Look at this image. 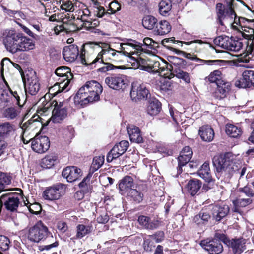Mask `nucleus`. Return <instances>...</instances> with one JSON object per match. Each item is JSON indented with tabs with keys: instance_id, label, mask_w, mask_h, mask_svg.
Instances as JSON below:
<instances>
[{
	"instance_id": "nucleus-1",
	"label": "nucleus",
	"mask_w": 254,
	"mask_h": 254,
	"mask_svg": "<svg viewBox=\"0 0 254 254\" xmlns=\"http://www.w3.org/2000/svg\"><path fill=\"white\" fill-rule=\"evenodd\" d=\"M235 156L231 153L215 156L213 158V165L218 179L228 180L231 178L237 169L234 165Z\"/></svg>"
},
{
	"instance_id": "nucleus-2",
	"label": "nucleus",
	"mask_w": 254,
	"mask_h": 254,
	"mask_svg": "<svg viewBox=\"0 0 254 254\" xmlns=\"http://www.w3.org/2000/svg\"><path fill=\"white\" fill-rule=\"evenodd\" d=\"M53 107L50 121L55 123L62 122L67 116V104L61 100H54L51 102H43L42 105H40L37 110L38 114L40 115H47L50 112V108Z\"/></svg>"
},
{
	"instance_id": "nucleus-3",
	"label": "nucleus",
	"mask_w": 254,
	"mask_h": 254,
	"mask_svg": "<svg viewBox=\"0 0 254 254\" xmlns=\"http://www.w3.org/2000/svg\"><path fill=\"white\" fill-rule=\"evenodd\" d=\"M102 90V86L99 83L94 80L87 81L78 90L74 97L75 101L81 105L98 101Z\"/></svg>"
},
{
	"instance_id": "nucleus-4",
	"label": "nucleus",
	"mask_w": 254,
	"mask_h": 254,
	"mask_svg": "<svg viewBox=\"0 0 254 254\" xmlns=\"http://www.w3.org/2000/svg\"><path fill=\"white\" fill-rule=\"evenodd\" d=\"M101 42H88L82 45L81 49V54L80 58L81 59V62L82 64L84 65L91 64L99 61L100 59H101V62H103V59L105 61H109L110 62H116L119 60V56L117 55V53H118L119 51H116L115 50L109 47L107 49H102L101 51L100 52L97 57L92 62L88 60L87 62L85 60V46H89L91 48H94L96 46L99 50L100 49L99 44Z\"/></svg>"
},
{
	"instance_id": "nucleus-5",
	"label": "nucleus",
	"mask_w": 254,
	"mask_h": 254,
	"mask_svg": "<svg viewBox=\"0 0 254 254\" xmlns=\"http://www.w3.org/2000/svg\"><path fill=\"white\" fill-rule=\"evenodd\" d=\"M22 33H1L0 39L7 51L15 54L18 52V45Z\"/></svg>"
},
{
	"instance_id": "nucleus-6",
	"label": "nucleus",
	"mask_w": 254,
	"mask_h": 254,
	"mask_svg": "<svg viewBox=\"0 0 254 254\" xmlns=\"http://www.w3.org/2000/svg\"><path fill=\"white\" fill-rule=\"evenodd\" d=\"M22 79L25 92L31 95L37 94L40 89V84L36 73L32 71L26 72V75L23 76Z\"/></svg>"
},
{
	"instance_id": "nucleus-7",
	"label": "nucleus",
	"mask_w": 254,
	"mask_h": 254,
	"mask_svg": "<svg viewBox=\"0 0 254 254\" xmlns=\"http://www.w3.org/2000/svg\"><path fill=\"white\" fill-rule=\"evenodd\" d=\"M124 42L120 44V50L118 53H123L125 55L131 57L132 55L143 51V48L142 44L136 40L131 39H126L122 40Z\"/></svg>"
},
{
	"instance_id": "nucleus-8",
	"label": "nucleus",
	"mask_w": 254,
	"mask_h": 254,
	"mask_svg": "<svg viewBox=\"0 0 254 254\" xmlns=\"http://www.w3.org/2000/svg\"><path fill=\"white\" fill-rule=\"evenodd\" d=\"M48 233L47 227L41 221H39L34 226L29 228L27 237L31 242L38 243L44 239Z\"/></svg>"
},
{
	"instance_id": "nucleus-9",
	"label": "nucleus",
	"mask_w": 254,
	"mask_h": 254,
	"mask_svg": "<svg viewBox=\"0 0 254 254\" xmlns=\"http://www.w3.org/2000/svg\"><path fill=\"white\" fill-rule=\"evenodd\" d=\"M39 114L37 116H33L30 119L25 122L21 126V128L23 131V134L32 133V135H38V133L41 130L43 124L39 120L40 119Z\"/></svg>"
},
{
	"instance_id": "nucleus-10",
	"label": "nucleus",
	"mask_w": 254,
	"mask_h": 254,
	"mask_svg": "<svg viewBox=\"0 0 254 254\" xmlns=\"http://www.w3.org/2000/svg\"><path fill=\"white\" fill-rule=\"evenodd\" d=\"M65 189L64 185L62 184L47 187L43 191V197L49 201L58 200L64 194Z\"/></svg>"
},
{
	"instance_id": "nucleus-11",
	"label": "nucleus",
	"mask_w": 254,
	"mask_h": 254,
	"mask_svg": "<svg viewBox=\"0 0 254 254\" xmlns=\"http://www.w3.org/2000/svg\"><path fill=\"white\" fill-rule=\"evenodd\" d=\"M214 43L223 48L234 51H239L242 47L241 42L233 41L231 38L226 35L218 36L214 39Z\"/></svg>"
},
{
	"instance_id": "nucleus-12",
	"label": "nucleus",
	"mask_w": 254,
	"mask_h": 254,
	"mask_svg": "<svg viewBox=\"0 0 254 254\" xmlns=\"http://www.w3.org/2000/svg\"><path fill=\"white\" fill-rule=\"evenodd\" d=\"M149 94L148 90L143 84L137 82H133L130 91V97L135 102L146 99Z\"/></svg>"
},
{
	"instance_id": "nucleus-13",
	"label": "nucleus",
	"mask_w": 254,
	"mask_h": 254,
	"mask_svg": "<svg viewBox=\"0 0 254 254\" xmlns=\"http://www.w3.org/2000/svg\"><path fill=\"white\" fill-rule=\"evenodd\" d=\"M50 145L49 139L46 136L35 135L32 140V149L38 153H43L47 151L50 147Z\"/></svg>"
},
{
	"instance_id": "nucleus-14",
	"label": "nucleus",
	"mask_w": 254,
	"mask_h": 254,
	"mask_svg": "<svg viewBox=\"0 0 254 254\" xmlns=\"http://www.w3.org/2000/svg\"><path fill=\"white\" fill-rule=\"evenodd\" d=\"M216 8L217 11L218 19L221 25H223L222 20L229 18L231 21L234 18V23H236V14L232 8L231 4H230L226 8L222 3H218L216 4Z\"/></svg>"
},
{
	"instance_id": "nucleus-15",
	"label": "nucleus",
	"mask_w": 254,
	"mask_h": 254,
	"mask_svg": "<svg viewBox=\"0 0 254 254\" xmlns=\"http://www.w3.org/2000/svg\"><path fill=\"white\" fill-rule=\"evenodd\" d=\"M126 78L122 74H112L105 78V82L114 90H120L125 87Z\"/></svg>"
},
{
	"instance_id": "nucleus-16",
	"label": "nucleus",
	"mask_w": 254,
	"mask_h": 254,
	"mask_svg": "<svg viewBox=\"0 0 254 254\" xmlns=\"http://www.w3.org/2000/svg\"><path fill=\"white\" fill-rule=\"evenodd\" d=\"M16 127L9 122H0V137L1 139L14 138L15 136Z\"/></svg>"
},
{
	"instance_id": "nucleus-17",
	"label": "nucleus",
	"mask_w": 254,
	"mask_h": 254,
	"mask_svg": "<svg viewBox=\"0 0 254 254\" xmlns=\"http://www.w3.org/2000/svg\"><path fill=\"white\" fill-rule=\"evenodd\" d=\"M243 78L235 82V85L239 88L254 87V71L247 70L242 74Z\"/></svg>"
},
{
	"instance_id": "nucleus-18",
	"label": "nucleus",
	"mask_w": 254,
	"mask_h": 254,
	"mask_svg": "<svg viewBox=\"0 0 254 254\" xmlns=\"http://www.w3.org/2000/svg\"><path fill=\"white\" fill-rule=\"evenodd\" d=\"M82 175V171L76 166L67 167L62 172V176L70 183L80 179Z\"/></svg>"
},
{
	"instance_id": "nucleus-19",
	"label": "nucleus",
	"mask_w": 254,
	"mask_h": 254,
	"mask_svg": "<svg viewBox=\"0 0 254 254\" xmlns=\"http://www.w3.org/2000/svg\"><path fill=\"white\" fill-rule=\"evenodd\" d=\"M168 68V63L158 57H153L150 61V72L161 74Z\"/></svg>"
},
{
	"instance_id": "nucleus-20",
	"label": "nucleus",
	"mask_w": 254,
	"mask_h": 254,
	"mask_svg": "<svg viewBox=\"0 0 254 254\" xmlns=\"http://www.w3.org/2000/svg\"><path fill=\"white\" fill-rule=\"evenodd\" d=\"M202 247L211 254H219L223 250L221 243L217 240L202 241L200 243Z\"/></svg>"
},
{
	"instance_id": "nucleus-21",
	"label": "nucleus",
	"mask_w": 254,
	"mask_h": 254,
	"mask_svg": "<svg viewBox=\"0 0 254 254\" xmlns=\"http://www.w3.org/2000/svg\"><path fill=\"white\" fill-rule=\"evenodd\" d=\"M210 209L212 211L213 219L217 222L225 217L229 211V206L225 204L211 205Z\"/></svg>"
},
{
	"instance_id": "nucleus-22",
	"label": "nucleus",
	"mask_w": 254,
	"mask_h": 254,
	"mask_svg": "<svg viewBox=\"0 0 254 254\" xmlns=\"http://www.w3.org/2000/svg\"><path fill=\"white\" fill-rule=\"evenodd\" d=\"M176 43L178 44H181V47H183V44H184L185 45H190L192 43H199L200 44H202L203 43V42L201 40H192L190 41H179V40H175V38L174 37L168 38H165L163 39L161 41V44L163 45L164 46L166 47L168 49L171 50L176 53H180L182 52V51H180L179 50H178L177 49L174 48L173 47H170L169 45H168L169 43Z\"/></svg>"
},
{
	"instance_id": "nucleus-23",
	"label": "nucleus",
	"mask_w": 254,
	"mask_h": 254,
	"mask_svg": "<svg viewBox=\"0 0 254 254\" xmlns=\"http://www.w3.org/2000/svg\"><path fill=\"white\" fill-rule=\"evenodd\" d=\"M242 36L246 39L248 40L247 46L246 49V55L244 56V59L241 58L242 62H248L249 61V57L247 58L249 55L254 54V33L248 34L247 33H241Z\"/></svg>"
},
{
	"instance_id": "nucleus-24",
	"label": "nucleus",
	"mask_w": 254,
	"mask_h": 254,
	"mask_svg": "<svg viewBox=\"0 0 254 254\" xmlns=\"http://www.w3.org/2000/svg\"><path fill=\"white\" fill-rule=\"evenodd\" d=\"M79 54L78 47L75 45H71L65 47L63 50V55L64 59L67 62L74 61Z\"/></svg>"
},
{
	"instance_id": "nucleus-25",
	"label": "nucleus",
	"mask_w": 254,
	"mask_h": 254,
	"mask_svg": "<svg viewBox=\"0 0 254 254\" xmlns=\"http://www.w3.org/2000/svg\"><path fill=\"white\" fill-rule=\"evenodd\" d=\"M217 88L214 93L216 99L221 100L225 98L230 90L231 84L224 79L217 85Z\"/></svg>"
},
{
	"instance_id": "nucleus-26",
	"label": "nucleus",
	"mask_w": 254,
	"mask_h": 254,
	"mask_svg": "<svg viewBox=\"0 0 254 254\" xmlns=\"http://www.w3.org/2000/svg\"><path fill=\"white\" fill-rule=\"evenodd\" d=\"M134 186L133 180L130 176H126L119 183L120 193L122 195L127 193Z\"/></svg>"
},
{
	"instance_id": "nucleus-27",
	"label": "nucleus",
	"mask_w": 254,
	"mask_h": 254,
	"mask_svg": "<svg viewBox=\"0 0 254 254\" xmlns=\"http://www.w3.org/2000/svg\"><path fill=\"white\" fill-rule=\"evenodd\" d=\"M18 45V52L29 51L35 48V42L32 38L25 36L22 33Z\"/></svg>"
},
{
	"instance_id": "nucleus-28",
	"label": "nucleus",
	"mask_w": 254,
	"mask_h": 254,
	"mask_svg": "<svg viewBox=\"0 0 254 254\" xmlns=\"http://www.w3.org/2000/svg\"><path fill=\"white\" fill-rule=\"evenodd\" d=\"M128 134L131 142L140 143L143 142V138L139 128L134 125H129L127 127Z\"/></svg>"
},
{
	"instance_id": "nucleus-29",
	"label": "nucleus",
	"mask_w": 254,
	"mask_h": 254,
	"mask_svg": "<svg viewBox=\"0 0 254 254\" xmlns=\"http://www.w3.org/2000/svg\"><path fill=\"white\" fill-rule=\"evenodd\" d=\"M137 221L143 228L146 229L153 230L158 228L160 225L159 221L157 220L151 221L149 217L144 215L139 216Z\"/></svg>"
},
{
	"instance_id": "nucleus-30",
	"label": "nucleus",
	"mask_w": 254,
	"mask_h": 254,
	"mask_svg": "<svg viewBox=\"0 0 254 254\" xmlns=\"http://www.w3.org/2000/svg\"><path fill=\"white\" fill-rule=\"evenodd\" d=\"M198 134L201 139L205 142H209L213 140L214 132L209 125H204L199 128Z\"/></svg>"
},
{
	"instance_id": "nucleus-31",
	"label": "nucleus",
	"mask_w": 254,
	"mask_h": 254,
	"mask_svg": "<svg viewBox=\"0 0 254 254\" xmlns=\"http://www.w3.org/2000/svg\"><path fill=\"white\" fill-rule=\"evenodd\" d=\"M82 5V3L76 0H68L63 1L60 8L62 10L65 12H76L79 11V8Z\"/></svg>"
},
{
	"instance_id": "nucleus-32",
	"label": "nucleus",
	"mask_w": 254,
	"mask_h": 254,
	"mask_svg": "<svg viewBox=\"0 0 254 254\" xmlns=\"http://www.w3.org/2000/svg\"><path fill=\"white\" fill-rule=\"evenodd\" d=\"M231 247L235 254H241L245 250L244 240L243 239H234L230 240L227 245Z\"/></svg>"
},
{
	"instance_id": "nucleus-33",
	"label": "nucleus",
	"mask_w": 254,
	"mask_h": 254,
	"mask_svg": "<svg viewBox=\"0 0 254 254\" xmlns=\"http://www.w3.org/2000/svg\"><path fill=\"white\" fill-rule=\"evenodd\" d=\"M55 74L62 78L60 81H68L69 84L71 80L73 78V74L71 73V70L66 66H61L55 70Z\"/></svg>"
},
{
	"instance_id": "nucleus-34",
	"label": "nucleus",
	"mask_w": 254,
	"mask_h": 254,
	"mask_svg": "<svg viewBox=\"0 0 254 254\" xmlns=\"http://www.w3.org/2000/svg\"><path fill=\"white\" fill-rule=\"evenodd\" d=\"M161 109V104L158 100L151 99L149 100L146 109L148 114L151 116H155L160 112Z\"/></svg>"
},
{
	"instance_id": "nucleus-35",
	"label": "nucleus",
	"mask_w": 254,
	"mask_h": 254,
	"mask_svg": "<svg viewBox=\"0 0 254 254\" xmlns=\"http://www.w3.org/2000/svg\"><path fill=\"white\" fill-rule=\"evenodd\" d=\"M68 81H60L59 82L55 83L53 86L51 87L49 89V93L52 96H55L59 93L63 91L68 86Z\"/></svg>"
},
{
	"instance_id": "nucleus-36",
	"label": "nucleus",
	"mask_w": 254,
	"mask_h": 254,
	"mask_svg": "<svg viewBox=\"0 0 254 254\" xmlns=\"http://www.w3.org/2000/svg\"><path fill=\"white\" fill-rule=\"evenodd\" d=\"M225 132L228 136L233 138H237L240 136L242 133L241 127L232 124L226 125Z\"/></svg>"
},
{
	"instance_id": "nucleus-37",
	"label": "nucleus",
	"mask_w": 254,
	"mask_h": 254,
	"mask_svg": "<svg viewBox=\"0 0 254 254\" xmlns=\"http://www.w3.org/2000/svg\"><path fill=\"white\" fill-rule=\"evenodd\" d=\"M198 174L201 178L206 182H209L212 180V176L210 173L209 164L207 162H204L198 171Z\"/></svg>"
},
{
	"instance_id": "nucleus-38",
	"label": "nucleus",
	"mask_w": 254,
	"mask_h": 254,
	"mask_svg": "<svg viewBox=\"0 0 254 254\" xmlns=\"http://www.w3.org/2000/svg\"><path fill=\"white\" fill-rule=\"evenodd\" d=\"M252 202V200L250 198H236L235 200H233V204L234 206V211L241 214L242 212L240 208L245 207Z\"/></svg>"
},
{
	"instance_id": "nucleus-39",
	"label": "nucleus",
	"mask_w": 254,
	"mask_h": 254,
	"mask_svg": "<svg viewBox=\"0 0 254 254\" xmlns=\"http://www.w3.org/2000/svg\"><path fill=\"white\" fill-rule=\"evenodd\" d=\"M129 146V143L127 141L123 140L119 143L115 145L111 149V152L118 158L123 154L127 150Z\"/></svg>"
},
{
	"instance_id": "nucleus-40",
	"label": "nucleus",
	"mask_w": 254,
	"mask_h": 254,
	"mask_svg": "<svg viewBox=\"0 0 254 254\" xmlns=\"http://www.w3.org/2000/svg\"><path fill=\"white\" fill-rule=\"evenodd\" d=\"M169 62L171 63L169 65H168V69L169 70L173 68L172 66L175 67V69H181L185 68L186 65V62L184 59L175 56L170 57Z\"/></svg>"
},
{
	"instance_id": "nucleus-41",
	"label": "nucleus",
	"mask_w": 254,
	"mask_h": 254,
	"mask_svg": "<svg viewBox=\"0 0 254 254\" xmlns=\"http://www.w3.org/2000/svg\"><path fill=\"white\" fill-rule=\"evenodd\" d=\"M1 65L0 72L2 76L4 72L6 74H9L13 72V62L8 58H5L2 60Z\"/></svg>"
},
{
	"instance_id": "nucleus-42",
	"label": "nucleus",
	"mask_w": 254,
	"mask_h": 254,
	"mask_svg": "<svg viewBox=\"0 0 254 254\" xmlns=\"http://www.w3.org/2000/svg\"><path fill=\"white\" fill-rule=\"evenodd\" d=\"M201 186V183L198 180H191L187 184L188 191L192 196L195 195Z\"/></svg>"
},
{
	"instance_id": "nucleus-43",
	"label": "nucleus",
	"mask_w": 254,
	"mask_h": 254,
	"mask_svg": "<svg viewBox=\"0 0 254 254\" xmlns=\"http://www.w3.org/2000/svg\"><path fill=\"white\" fill-rule=\"evenodd\" d=\"M211 216L209 213L204 210H202L199 214L194 217V221L198 224H205L210 219Z\"/></svg>"
},
{
	"instance_id": "nucleus-44",
	"label": "nucleus",
	"mask_w": 254,
	"mask_h": 254,
	"mask_svg": "<svg viewBox=\"0 0 254 254\" xmlns=\"http://www.w3.org/2000/svg\"><path fill=\"white\" fill-rule=\"evenodd\" d=\"M172 3L169 0H162L159 3V12L162 15L168 14L172 8Z\"/></svg>"
},
{
	"instance_id": "nucleus-45",
	"label": "nucleus",
	"mask_w": 254,
	"mask_h": 254,
	"mask_svg": "<svg viewBox=\"0 0 254 254\" xmlns=\"http://www.w3.org/2000/svg\"><path fill=\"white\" fill-rule=\"evenodd\" d=\"M150 61L151 58H143L142 57L138 58L136 59L137 63V67L141 70L150 72Z\"/></svg>"
},
{
	"instance_id": "nucleus-46",
	"label": "nucleus",
	"mask_w": 254,
	"mask_h": 254,
	"mask_svg": "<svg viewBox=\"0 0 254 254\" xmlns=\"http://www.w3.org/2000/svg\"><path fill=\"white\" fill-rule=\"evenodd\" d=\"M157 20L154 17L150 15L145 16L142 20V25L148 30L153 29L156 24Z\"/></svg>"
},
{
	"instance_id": "nucleus-47",
	"label": "nucleus",
	"mask_w": 254,
	"mask_h": 254,
	"mask_svg": "<svg viewBox=\"0 0 254 254\" xmlns=\"http://www.w3.org/2000/svg\"><path fill=\"white\" fill-rule=\"evenodd\" d=\"M77 233L76 237L77 238H82L85 235L91 232L92 227L90 226H85L83 224L78 225L77 227Z\"/></svg>"
},
{
	"instance_id": "nucleus-48",
	"label": "nucleus",
	"mask_w": 254,
	"mask_h": 254,
	"mask_svg": "<svg viewBox=\"0 0 254 254\" xmlns=\"http://www.w3.org/2000/svg\"><path fill=\"white\" fill-rule=\"evenodd\" d=\"M206 79L211 83H215L217 85L218 82L222 81L223 79L222 74L221 71L219 70H214L211 72L209 75L206 77Z\"/></svg>"
},
{
	"instance_id": "nucleus-49",
	"label": "nucleus",
	"mask_w": 254,
	"mask_h": 254,
	"mask_svg": "<svg viewBox=\"0 0 254 254\" xmlns=\"http://www.w3.org/2000/svg\"><path fill=\"white\" fill-rule=\"evenodd\" d=\"M2 115L8 120H13L18 116L19 112L14 107H9L3 110Z\"/></svg>"
},
{
	"instance_id": "nucleus-50",
	"label": "nucleus",
	"mask_w": 254,
	"mask_h": 254,
	"mask_svg": "<svg viewBox=\"0 0 254 254\" xmlns=\"http://www.w3.org/2000/svg\"><path fill=\"white\" fill-rule=\"evenodd\" d=\"M155 239V235H150L148 238L144 240L143 245L145 251L150 252L153 251L155 248L154 241Z\"/></svg>"
},
{
	"instance_id": "nucleus-51",
	"label": "nucleus",
	"mask_w": 254,
	"mask_h": 254,
	"mask_svg": "<svg viewBox=\"0 0 254 254\" xmlns=\"http://www.w3.org/2000/svg\"><path fill=\"white\" fill-rule=\"evenodd\" d=\"M128 196L136 203H140L143 198V194L136 189H132L127 193Z\"/></svg>"
},
{
	"instance_id": "nucleus-52",
	"label": "nucleus",
	"mask_w": 254,
	"mask_h": 254,
	"mask_svg": "<svg viewBox=\"0 0 254 254\" xmlns=\"http://www.w3.org/2000/svg\"><path fill=\"white\" fill-rule=\"evenodd\" d=\"M104 156L100 155L96 156L93 158L92 168L94 171H96L99 169L104 164Z\"/></svg>"
},
{
	"instance_id": "nucleus-53",
	"label": "nucleus",
	"mask_w": 254,
	"mask_h": 254,
	"mask_svg": "<svg viewBox=\"0 0 254 254\" xmlns=\"http://www.w3.org/2000/svg\"><path fill=\"white\" fill-rule=\"evenodd\" d=\"M175 76L179 79L183 80L185 82L189 83L190 82V78L188 73L183 71L181 69H175Z\"/></svg>"
},
{
	"instance_id": "nucleus-54",
	"label": "nucleus",
	"mask_w": 254,
	"mask_h": 254,
	"mask_svg": "<svg viewBox=\"0 0 254 254\" xmlns=\"http://www.w3.org/2000/svg\"><path fill=\"white\" fill-rule=\"evenodd\" d=\"M55 160L54 156H46L42 160L41 166L45 168H50L54 165Z\"/></svg>"
},
{
	"instance_id": "nucleus-55",
	"label": "nucleus",
	"mask_w": 254,
	"mask_h": 254,
	"mask_svg": "<svg viewBox=\"0 0 254 254\" xmlns=\"http://www.w3.org/2000/svg\"><path fill=\"white\" fill-rule=\"evenodd\" d=\"M26 201H27V203H26V201H24V205L27 206L29 211L31 213L38 214L41 212L42 208L39 203H35L30 204V205L28 206L27 205L29 204V202L27 200H26Z\"/></svg>"
},
{
	"instance_id": "nucleus-56",
	"label": "nucleus",
	"mask_w": 254,
	"mask_h": 254,
	"mask_svg": "<svg viewBox=\"0 0 254 254\" xmlns=\"http://www.w3.org/2000/svg\"><path fill=\"white\" fill-rule=\"evenodd\" d=\"M10 241L9 239L3 235H0V250L6 251L9 249ZM0 254H3L0 252Z\"/></svg>"
},
{
	"instance_id": "nucleus-57",
	"label": "nucleus",
	"mask_w": 254,
	"mask_h": 254,
	"mask_svg": "<svg viewBox=\"0 0 254 254\" xmlns=\"http://www.w3.org/2000/svg\"><path fill=\"white\" fill-rule=\"evenodd\" d=\"M109 14H114L121 9V5L117 1L114 0L109 4Z\"/></svg>"
},
{
	"instance_id": "nucleus-58",
	"label": "nucleus",
	"mask_w": 254,
	"mask_h": 254,
	"mask_svg": "<svg viewBox=\"0 0 254 254\" xmlns=\"http://www.w3.org/2000/svg\"><path fill=\"white\" fill-rule=\"evenodd\" d=\"M160 29H158L156 32H170L171 30V26L169 22L164 20L160 21Z\"/></svg>"
},
{
	"instance_id": "nucleus-59",
	"label": "nucleus",
	"mask_w": 254,
	"mask_h": 254,
	"mask_svg": "<svg viewBox=\"0 0 254 254\" xmlns=\"http://www.w3.org/2000/svg\"><path fill=\"white\" fill-rule=\"evenodd\" d=\"M143 43L142 44V46L143 45L148 46L149 48H153L155 47H158V42H156L154 41L152 39L148 37L145 38L143 39Z\"/></svg>"
},
{
	"instance_id": "nucleus-60",
	"label": "nucleus",
	"mask_w": 254,
	"mask_h": 254,
	"mask_svg": "<svg viewBox=\"0 0 254 254\" xmlns=\"http://www.w3.org/2000/svg\"><path fill=\"white\" fill-rule=\"evenodd\" d=\"M0 182H1L4 186L9 185L11 182V177L7 174L0 171Z\"/></svg>"
},
{
	"instance_id": "nucleus-61",
	"label": "nucleus",
	"mask_w": 254,
	"mask_h": 254,
	"mask_svg": "<svg viewBox=\"0 0 254 254\" xmlns=\"http://www.w3.org/2000/svg\"><path fill=\"white\" fill-rule=\"evenodd\" d=\"M180 154L185 156L186 161H190L192 156V151L190 147L186 146L181 152Z\"/></svg>"
},
{
	"instance_id": "nucleus-62",
	"label": "nucleus",
	"mask_w": 254,
	"mask_h": 254,
	"mask_svg": "<svg viewBox=\"0 0 254 254\" xmlns=\"http://www.w3.org/2000/svg\"><path fill=\"white\" fill-rule=\"evenodd\" d=\"M240 192L244 193L249 197H252L254 196V192L252 189L248 186H245L239 189Z\"/></svg>"
},
{
	"instance_id": "nucleus-63",
	"label": "nucleus",
	"mask_w": 254,
	"mask_h": 254,
	"mask_svg": "<svg viewBox=\"0 0 254 254\" xmlns=\"http://www.w3.org/2000/svg\"><path fill=\"white\" fill-rule=\"evenodd\" d=\"M95 15L98 17H102L105 15H110L109 12L108 11L105 12V10L103 7L99 6L96 8L94 11Z\"/></svg>"
},
{
	"instance_id": "nucleus-64",
	"label": "nucleus",
	"mask_w": 254,
	"mask_h": 254,
	"mask_svg": "<svg viewBox=\"0 0 254 254\" xmlns=\"http://www.w3.org/2000/svg\"><path fill=\"white\" fill-rule=\"evenodd\" d=\"M214 238L223 242L226 245H227L228 243H229V241L230 240L224 234L219 232H217L215 233Z\"/></svg>"
}]
</instances>
